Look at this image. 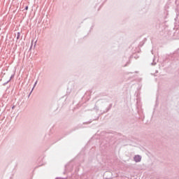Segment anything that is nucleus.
I'll list each match as a JSON object with an SVG mask.
<instances>
[{
    "instance_id": "2",
    "label": "nucleus",
    "mask_w": 179,
    "mask_h": 179,
    "mask_svg": "<svg viewBox=\"0 0 179 179\" xmlns=\"http://www.w3.org/2000/svg\"><path fill=\"white\" fill-rule=\"evenodd\" d=\"M28 9H29V6H26L25 7V10H28Z\"/></svg>"
},
{
    "instance_id": "1",
    "label": "nucleus",
    "mask_w": 179,
    "mask_h": 179,
    "mask_svg": "<svg viewBox=\"0 0 179 179\" xmlns=\"http://www.w3.org/2000/svg\"><path fill=\"white\" fill-rule=\"evenodd\" d=\"M134 160L135 162H141V160H142V158L141 157V156L139 155H136L134 157Z\"/></svg>"
}]
</instances>
